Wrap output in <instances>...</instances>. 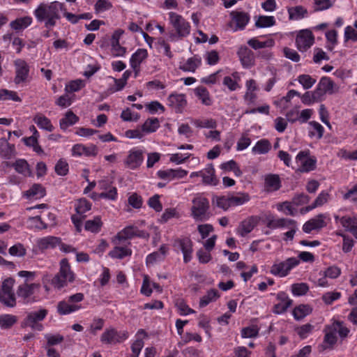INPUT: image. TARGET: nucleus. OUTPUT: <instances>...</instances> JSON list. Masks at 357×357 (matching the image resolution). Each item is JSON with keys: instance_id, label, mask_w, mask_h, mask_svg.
Instances as JSON below:
<instances>
[{"instance_id": "nucleus-6", "label": "nucleus", "mask_w": 357, "mask_h": 357, "mask_svg": "<svg viewBox=\"0 0 357 357\" xmlns=\"http://www.w3.org/2000/svg\"><path fill=\"white\" fill-rule=\"evenodd\" d=\"M15 280L8 278L4 280L0 287V302L4 305L13 307L16 305L15 295L13 291Z\"/></svg>"}, {"instance_id": "nucleus-35", "label": "nucleus", "mask_w": 357, "mask_h": 357, "mask_svg": "<svg viewBox=\"0 0 357 357\" xmlns=\"http://www.w3.org/2000/svg\"><path fill=\"white\" fill-rule=\"evenodd\" d=\"M220 297L218 291L211 289L207 291L206 294L203 296L199 301V307H204L210 303L215 301Z\"/></svg>"}, {"instance_id": "nucleus-17", "label": "nucleus", "mask_w": 357, "mask_h": 357, "mask_svg": "<svg viewBox=\"0 0 357 357\" xmlns=\"http://www.w3.org/2000/svg\"><path fill=\"white\" fill-rule=\"evenodd\" d=\"M277 299L279 301V303L274 305L273 308V312L275 314H282L292 305L293 301L284 292H279L277 294Z\"/></svg>"}, {"instance_id": "nucleus-59", "label": "nucleus", "mask_w": 357, "mask_h": 357, "mask_svg": "<svg viewBox=\"0 0 357 357\" xmlns=\"http://www.w3.org/2000/svg\"><path fill=\"white\" fill-rule=\"evenodd\" d=\"M259 334V328L255 325L243 328L241 330V336L243 338L255 337Z\"/></svg>"}, {"instance_id": "nucleus-51", "label": "nucleus", "mask_w": 357, "mask_h": 357, "mask_svg": "<svg viewBox=\"0 0 357 357\" xmlns=\"http://www.w3.org/2000/svg\"><path fill=\"white\" fill-rule=\"evenodd\" d=\"M8 253L11 256L23 257L26 255V250L22 243H17L9 248Z\"/></svg>"}, {"instance_id": "nucleus-62", "label": "nucleus", "mask_w": 357, "mask_h": 357, "mask_svg": "<svg viewBox=\"0 0 357 357\" xmlns=\"http://www.w3.org/2000/svg\"><path fill=\"white\" fill-rule=\"evenodd\" d=\"M340 222L347 231L351 230L357 225V220L355 218L343 216L340 219Z\"/></svg>"}, {"instance_id": "nucleus-27", "label": "nucleus", "mask_w": 357, "mask_h": 357, "mask_svg": "<svg viewBox=\"0 0 357 357\" xmlns=\"http://www.w3.org/2000/svg\"><path fill=\"white\" fill-rule=\"evenodd\" d=\"M60 244V238L49 236L37 240V245L40 250L52 249Z\"/></svg>"}, {"instance_id": "nucleus-9", "label": "nucleus", "mask_w": 357, "mask_h": 357, "mask_svg": "<svg viewBox=\"0 0 357 357\" xmlns=\"http://www.w3.org/2000/svg\"><path fill=\"white\" fill-rule=\"evenodd\" d=\"M144 161V151L138 148H132L128 151L124 160V165L130 169H136Z\"/></svg>"}, {"instance_id": "nucleus-5", "label": "nucleus", "mask_w": 357, "mask_h": 357, "mask_svg": "<svg viewBox=\"0 0 357 357\" xmlns=\"http://www.w3.org/2000/svg\"><path fill=\"white\" fill-rule=\"evenodd\" d=\"M84 298L82 293H77L59 301L56 306L57 312L60 315H66L80 310L82 306L79 303Z\"/></svg>"}, {"instance_id": "nucleus-30", "label": "nucleus", "mask_w": 357, "mask_h": 357, "mask_svg": "<svg viewBox=\"0 0 357 357\" xmlns=\"http://www.w3.org/2000/svg\"><path fill=\"white\" fill-rule=\"evenodd\" d=\"M289 18L290 20H300L307 16V10L302 6H296L289 8Z\"/></svg>"}, {"instance_id": "nucleus-2", "label": "nucleus", "mask_w": 357, "mask_h": 357, "mask_svg": "<svg viewBox=\"0 0 357 357\" xmlns=\"http://www.w3.org/2000/svg\"><path fill=\"white\" fill-rule=\"evenodd\" d=\"M169 23L175 30V33H170L169 38L172 40L187 37L190 33V23L181 15L174 12L169 13Z\"/></svg>"}, {"instance_id": "nucleus-19", "label": "nucleus", "mask_w": 357, "mask_h": 357, "mask_svg": "<svg viewBox=\"0 0 357 357\" xmlns=\"http://www.w3.org/2000/svg\"><path fill=\"white\" fill-rule=\"evenodd\" d=\"M267 227L271 229H287L295 222L294 220L289 218H278L275 219L270 215L266 220Z\"/></svg>"}, {"instance_id": "nucleus-20", "label": "nucleus", "mask_w": 357, "mask_h": 357, "mask_svg": "<svg viewBox=\"0 0 357 357\" xmlns=\"http://www.w3.org/2000/svg\"><path fill=\"white\" fill-rule=\"evenodd\" d=\"M98 148L96 145L91 144L88 146L83 144H75L72 148L73 155L80 156L84 155L86 156H96L98 154Z\"/></svg>"}, {"instance_id": "nucleus-60", "label": "nucleus", "mask_w": 357, "mask_h": 357, "mask_svg": "<svg viewBox=\"0 0 357 357\" xmlns=\"http://www.w3.org/2000/svg\"><path fill=\"white\" fill-rule=\"evenodd\" d=\"M298 81L305 89H310L316 82V79L312 78L309 75H299L298 77Z\"/></svg>"}, {"instance_id": "nucleus-28", "label": "nucleus", "mask_w": 357, "mask_h": 357, "mask_svg": "<svg viewBox=\"0 0 357 357\" xmlns=\"http://www.w3.org/2000/svg\"><path fill=\"white\" fill-rule=\"evenodd\" d=\"M337 328H328L324 338V342L321 344L322 349H326L328 348H332L337 342Z\"/></svg>"}, {"instance_id": "nucleus-12", "label": "nucleus", "mask_w": 357, "mask_h": 357, "mask_svg": "<svg viewBox=\"0 0 357 357\" xmlns=\"http://www.w3.org/2000/svg\"><path fill=\"white\" fill-rule=\"evenodd\" d=\"M47 314V310L45 309H40L38 311L30 312L24 320V324L26 326H29L33 329L38 331L42 330V325L38 324V322L43 320Z\"/></svg>"}, {"instance_id": "nucleus-38", "label": "nucleus", "mask_w": 357, "mask_h": 357, "mask_svg": "<svg viewBox=\"0 0 357 357\" xmlns=\"http://www.w3.org/2000/svg\"><path fill=\"white\" fill-rule=\"evenodd\" d=\"M102 222L100 216H96L92 220L86 221L84 228L92 233H98L100 231Z\"/></svg>"}, {"instance_id": "nucleus-37", "label": "nucleus", "mask_w": 357, "mask_h": 357, "mask_svg": "<svg viewBox=\"0 0 357 357\" xmlns=\"http://www.w3.org/2000/svg\"><path fill=\"white\" fill-rule=\"evenodd\" d=\"M78 117L72 112H67L65 116L60 120V128L66 130L69 126L75 124L78 121Z\"/></svg>"}, {"instance_id": "nucleus-25", "label": "nucleus", "mask_w": 357, "mask_h": 357, "mask_svg": "<svg viewBox=\"0 0 357 357\" xmlns=\"http://www.w3.org/2000/svg\"><path fill=\"white\" fill-rule=\"evenodd\" d=\"M16 154L14 144L8 143L5 138L0 139V156L4 159H10Z\"/></svg>"}, {"instance_id": "nucleus-1", "label": "nucleus", "mask_w": 357, "mask_h": 357, "mask_svg": "<svg viewBox=\"0 0 357 357\" xmlns=\"http://www.w3.org/2000/svg\"><path fill=\"white\" fill-rule=\"evenodd\" d=\"M63 10H65L63 3L55 1L50 3H40L33 14L38 22H43L45 26L50 29L54 26L56 21L61 18L60 13Z\"/></svg>"}, {"instance_id": "nucleus-61", "label": "nucleus", "mask_w": 357, "mask_h": 357, "mask_svg": "<svg viewBox=\"0 0 357 357\" xmlns=\"http://www.w3.org/2000/svg\"><path fill=\"white\" fill-rule=\"evenodd\" d=\"M112 4L109 0H98L94 5L96 13H100L112 8Z\"/></svg>"}, {"instance_id": "nucleus-42", "label": "nucleus", "mask_w": 357, "mask_h": 357, "mask_svg": "<svg viewBox=\"0 0 357 357\" xmlns=\"http://www.w3.org/2000/svg\"><path fill=\"white\" fill-rule=\"evenodd\" d=\"M132 255L131 249L127 247H115L112 250L109 252V255L112 258L114 259H123L126 257L130 256Z\"/></svg>"}, {"instance_id": "nucleus-22", "label": "nucleus", "mask_w": 357, "mask_h": 357, "mask_svg": "<svg viewBox=\"0 0 357 357\" xmlns=\"http://www.w3.org/2000/svg\"><path fill=\"white\" fill-rule=\"evenodd\" d=\"M259 222V218L257 216H250L248 219L241 222V225L238 228V234L241 236H245L250 232H251L253 229L256 227V225Z\"/></svg>"}, {"instance_id": "nucleus-3", "label": "nucleus", "mask_w": 357, "mask_h": 357, "mask_svg": "<svg viewBox=\"0 0 357 357\" xmlns=\"http://www.w3.org/2000/svg\"><path fill=\"white\" fill-rule=\"evenodd\" d=\"M59 266V271L52 280V284L59 289L67 286L68 283H71L75 280V274L71 270L67 259H62L60 261Z\"/></svg>"}, {"instance_id": "nucleus-45", "label": "nucleus", "mask_w": 357, "mask_h": 357, "mask_svg": "<svg viewBox=\"0 0 357 357\" xmlns=\"http://www.w3.org/2000/svg\"><path fill=\"white\" fill-rule=\"evenodd\" d=\"M248 44L255 50H259L266 47H271L275 42L273 39H268L266 41H259L255 38H251L248 41Z\"/></svg>"}, {"instance_id": "nucleus-18", "label": "nucleus", "mask_w": 357, "mask_h": 357, "mask_svg": "<svg viewBox=\"0 0 357 357\" xmlns=\"http://www.w3.org/2000/svg\"><path fill=\"white\" fill-rule=\"evenodd\" d=\"M325 215L324 214H319L307 221L303 226V230L305 233L309 234L312 230L320 229L326 226L325 222Z\"/></svg>"}, {"instance_id": "nucleus-34", "label": "nucleus", "mask_w": 357, "mask_h": 357, "mask_svg": "<svg viewBox=\"0 0 357 357\" xmlns=\"http://www.w3.org/2000/svg\"><path fill=\"white\" fill-rule=\"evenodd\" d=\"M192 123L199 128H215L217 122L211 118H202L192 120Z\"/></svg>"}, {"instance_id": "nucleus-50", "label": "nucleus", "mask_w": 357, "mask_h": 357, "mask_svg": "<svg viewBox=\"0 0 357 357\" xmlns=\"http://www.w3.org/2000/svg\"><path fill=\"white\" fill-rule=\"evenodd\" d=\"M91 204L86 199H79L75 205V210L79 215H81L91 210Z\"/></svg>"}, {"instance_id": "nucleus-64", "label": "nucleus", "mask_w": 357, "mask_h": 357, "mask_svg": "<svg viewBox=\"0 0 357 357\" xmlns=\"http://www.w3.org/2000/svg\"><path fill=\"white\" fill-rule=\"evenodd\" d=\"M54 169L58 175L65 176L68 172V164L66 160L60 159L56 164Z\"/></svg>"}, {"instance_id": "nucleus-13", "label": "nucleus", "mask_w": 357, "mask_h": 357, "mask_svg": "<svg viewBox=\"0 0 357 357\" xmlns=\"http://www.w3.org/2000/svg\"><path fill=\"white\" fill-rule=\"evenodd\" d=\"M15 82L20 84L29 80V66L23 59H17L15 61Z\"/></svg>"}, {"instance_id": "nucleus-48", "label": "nucleus", "mask_w": 357, "mask_h": 357, "mask_svg": "<svg viewBox=\"0 0 357 357\" xmlns=\"http://www.w3.org/2000/svg\"><path fill=\"white\" fill-rule=\"evenodd\" d=\"M160 126L159 121L157 118L148 119L142 125V131L150 133L155 132Z\"/></svg>"}, {"instance_id": "nucleus-57", "label": "nucleus", "mask_w": 357, "mask_h": 357, "mask_svg": "<svg viewBox=\"0 0 357 357\" xmlns=\"http://www.w3.org/2000/svg\"><path fill=\"white\" fill-rule=\"evenodd\" d=\"M0 100H11L16 102H21V98L17 96L15 91L7 89L0 90Z\"/></svg>"}, {"instance_id": "nucleus-43", "label": "nucleus", "mask_w": 357, "mask_h": 357, "mask_svg": "<svg viewBox=\"0 0 357 357\" xmlns=\"http://www.w3.org/2000/svg\"><path fill=\"white\" fill-rule=\"evenodd\" d=\"M271 148V145L268 139H261L252 147V151L254 153L265 154L270 151Z\"/></svg>"}, {"instance_id": "nucleus-46", "label": "nucleus", "mask_w": 357, "mask_h": 357, "mask_svg": "<svg viewBox=\"0 0 357 357\" xmlns=\"http://www.w3.org/2000/svg\"><path fill=\"white\" fill-rule=\"evenodd\" d=\"M212 203L214 206L223 209L224 211L227 210L231 207L230 199L229 196H215L212 199Z\"/></svg>"}, {"instance_id": "nucleus-16", "label": "nucleus", "mask_w": 357, "mask_h": 357, "mask_svg": "<svg viewBox=\"0 0 357 357\" xmlns=\"http://www.w3.org/2000/svg\"><path fill=\"white\" fill-rule=\"evenodd\" d=\"M167 105L172 107L176 113L183 112L187 105L185 96L183 93H174L169 96L167 98Z\"/></svg>"}, {"instance_id": "nucleus-47", "label": "nucleus", "mask_w": 357, "mask_h": 357, "mask_svg": "<svg viewBox=\"0 0 357 357\" xmlns=\"http://www.w3.org/2000/svg\"><path fill=\"white\" fill-rule=\"evenodd\" d=\"M309 125L312 128V130L309 132L310 137H315L318 139L322 138L324 132V127L319 123L314 121L309 122Z\"/></svg>"}, {"instance_id": "nucleus-63", "label": "nucleus", "mask_w": 357, "mask_h": 357, "mask_svg": "<svg viewBox=\"0 0 357 357\" xmlns=\"http://www.w3.org/2000/svg\"><path fill=\"white\" fill-rule=\"evenodd\" d=\"M341 297V293L337 291H328L323 294L322 301L326 305H331L335 301L338 300Z\"/></svg>"}, {"instance_id": "nucleus-23", "label": "nucleus", "mask_w": 357, "mask_h": 357, "mask_svg": "<svg viewBox=\"0 0 357 357\" xmlns=\"http://www.w3.org/2000/svg\"><path fill=\"white\" fill-rule=\"evenodd\" d=\"M202 64V58L199 56L195 55L192 57L188 58L185 62L181 63L179 69L184 72L195 73Z\"/></svg>"}, {"instance_id": "nucleus-8", "label": "nucleus", "mask_w": 357, "mask_h": 357, "mask_svg": "<svg viewBox=\"0 0 357 357\" xmlns=\"http://www.w3.org/2000/svg\"><path fill=\"white\" fill-rule=\"evenodd\" d=\"M128 337L127 331H118L114 328H108L100 336V341L104 344H116L122 342Z\"/></svg>"}, {"instance_id": "nucleus-21", "label": "nucleus", "mask_w": 357, "mask_h": 357, "mask_svg": "<svg viewBox=\"0 0 357 357\" xmlns=\"http://www.w3.org/2000/svg\"><path fill=\"white\" fill-rule=\"evenodd\" d=\"M238 56L244 67H250L254 65L255 55L252 50L248 47L243 46L238 50Z\"/></svg>"}, {"instance_id": "nucleus-44", "label": "nucleus", "mask_w": 357, "mask_h": 357, "mask_svg": "<svg viewBox=\"0 0 357 357\" xmlns=\"http://www.w3.org/2000/svg\"><path fill=\"white\" fill-rule=\"evenodd\" d=\"M13 167L15 171L19 174H23L24 176H30L31 171L29 165L27 162L24 159H18L13 164Z\"/></svg>"}, {"instance_id": "nucleus-15", "label": "nucleus", "mask_w": 357, "mask_h": 357, "mask_svg": "<svg viewBox=\"0 0 357 357\" xmlns=\"http://www.w3.org/2000/svg\"><path fill=\"white\" fill-rule=\"evenodd\" d=\"M338 86L331 78L328 77H322L316 89L317 93H318L320 97L323 96L326 93H335L338 91Z\"/></svg>"}, {"instance_id": "nucleus-54", "label": "nucleus", "mask_w": 357, "mask_h": 357, "mask_svg": "<svg viewBox=\"0 0 357 357\" xmlns=\"http://www.w3.org/2000/svg\"><path fill=\"white\" fill-rule=\"evenodd\" d=\"M45 338L47 340V347H52L61 343L64 337L60 334L47 333L45 335Z\"/></svg>"}, {"instance_id": "nucleus-4", "label": "nucleus", "mask_w": 357, "mask_h": 357, "mask_svg": "<svg viewBox=\"0 0 357 357\" xmlns=\"http://www.w3.org/2000/svg\"><path fill=\"white\" fill-rule=\"evenodd\" d=\"M209 201L202 195H196L192 200L191 216L196 221H204L209 218Z\"/></svg>"}, {"instance_id": "nucleus-56", "label": "nucleus", "mask_w": 357, "mask_h": 357, "mask_svg": "<svg viewBox=\"0 0 357 357\" xmlns=\"http://www.w3.org/2000/svg\"><path fill=\"white\" fill-rule=\"evenodd\" d=\"M84 86L85 84L83 80L75 79L66 84L65 90L68 93H73L79 91L84 87Z\"/></svg>"}, {"instance_id": "nucleus-31", "label": "nucleus", "mask_w": 357, "mask_h": 357, "mask_svg": "<svg viewBox=\"0 0 357 357\" xmlns=\"http://www.w3.org/2000/svg\"><path fill=\"white\" fill-rule=\"evenodd\" d=\"M33 121L40 129L48 132H52L54 129L51 121L43 114H37L33 117Z\"/></svg>"}, {"instance_id": "nucleus-10", "label": "nucleus", "mask_w": 357, "mask_h": 357, "mask_svg": "<svg viewBox=\"0 0 357 357\" xmlns=\"http://www.w3.org/2000/svg\"><path fill=\"white\" fill-rule=\"evenodd\" d=\"M314 38L312 31L309 29L301 30L296 38V44L298 50L305 52L314 43Z\"/></svg>"}, {"instance_id": "nucleus-39", "label": "nucleus", "mask_w": 357, "mask_h": 357, "mask_svg": "<svg viewBox=\"0 0 357 357\" xmlns=\"http://www.w3.org/2000/svg\"><path fill=\"white\" fill-rule=\"evenodd\" d=\"M25 195L28 198L40 199L45 195V190L40 184H34L26 191Z\"/></svg>"}, {"instance_id": "nucleus-7", "label": "nucleus", "mask_w": 357, "mask_h": 357, "mask_svg": "<svg viewBox=\"0 0 357 357\" xmlns=\"http://www.w3.org/2000/svg\"><path fill=\"white\" fill-rule=\"evenodd\" d=\"M299 264V260L296 257H289L283 261L275 262L271 268L272 275L283 278L287 276L291 270Z\"/></svg>"}, {"instance_id": "nucleus-33", "label": "nucleus", "mask_w": 357, "mask_h": 357, "mask_svg": "<svg viewBox=\"0 0 357 357\" xmlns=\"http://www.w3.org/2000/svg\"><path fill=\"white\" fill-rule=\"evenodd\" d=\"M38 287L39 285L35 283H24L18 287L17 294L19 297L26 299L31 296L33 294L34 289Z\"/></svg>"}, {"instance_id": "nucleus-55", "label": "nucleus", "mask_w": 357, "mask_h": 357, "mask_svg": "<svg viewBox=\"0 0 357 357\" xmlns=\"http://www.w3.org/2000/svg\"><path fill=\"white\" fill-rule=\"evenodd\" d=\"M230 199L231 206H236L242 205L250 200V197L248 194H241L236 196H229Z\"/></svg>"}, {"instance_id": "nucleus-24", "label": "nucleus", "mask_w": 357, "mask_h": 357, "mask_svg": "<svg viewBox=\"0 0 357 357\" xmlns=\"http://www.w3.org/2000/svg\"><path fill=\"white\" fill-rule=\"evenodd\" d=\"M201 177L202 182L206 185H216L218 181L215 175V169L213 165L209 164L206 168L201 170Z\"/></svg>"}, {"instance_id": "nucleus-14", "label": "nucleus", "mask_w": 357, "mask_h": 357, "mask_svg": "<svg viewBox=\"0 0 357 357\" xmlns=\"http://www.w3.org/2000/svg\"><path fill=\"white\" fill-rule=\"evenodd\" d=\"M148 236L145 231L138 229L137 227L130 225L119 231L115 236V238L120 242L132 238L135 236L146 238Z\"/></svg>"}, {"instance_id": "nucleus-36", "label": "nucleus", "mask_w": 357, "mask_h": 357, "mask_svg": "<svg viewBox=\"0 0 357 357\" xmlns=\"http://www.w3.org/2000/svg\"><path fill=\"white\" fill-rule=\"evenodd\" d=\"M265 186L268 190L275 191L280 188V179L278 175L268 174L265 177Z\"/></svg>"}, {"instance_id": "nucleus-58", "label": "nucleus", "mask_w": 357, "mask_h": 357, "mask_svg": "<svg viewBox=\"0 0 357 357\" xmlns=\"http://www.w3.org/2000/svg\"><path fill=\"white\" fill-rule=\"evenodd\" d=\"M16 317L11 314H3L0 316V327L1 328H10L15 322Z\"/></svg>"}, {"instance_id": "nucleus-11", "label": "nucleus", "mask_w": 357, "mask_h": 357, "mask_svg": "<svg viewBox=\"0 0 357 357\" xmlns=\"http://www.w3.org/2000/svg\"><path fill=\"white\" fill-rule=\"evenodd\" d=\"M296 162L299 165V171L301 172H309L316 167L317 160L315 158L309 156V151H300L296 158Z\"/></svg>"}, {"instance_id": "nucleus-29", "label": "nucleus", "mask_w": 357, "mask_h": 357, "mask_svg": "<svg viewBox=\"0 0 357 357\" xmlns=\"http://www.w3.org/2000/svg\"><path fill=\"white\" fill-rule=\"evenodd\" d=\"M148 56L147 50L145 49H138L131 56L130 63L132 68L137 70L141 63Z\"/></svg>"}, {"instance_id": "nucleus-32", "label": "nucleus", "mask_w": 357, "mask_h": 357, "mask_svg": "<svg viewBox=\"0 0 357 357\" xmlns=\"http://www.w3.org/2000/svg\"><path fill=\"white\" fill-rule=\"evenodd\" d=\"M194 91L195 96L199 98L203 105L206 106H210L212 105L213 100L206 88L200 86L195 88Z\"/></svg>"}, {"instance_id": "nucleus-49", "label": "nucleus", "mask_w": 357, "mask_h": 357, "mask_svg": "<svg viewBox=\"0 0 357 357\" xmlns=\"http://www.w3.org/2000/svg\"><path fill=\"white\" fill-rule=\"evenodd\" d=\"M275 24L273 16H259L255 22V26L259 28L270 27Z\"/></svg>"}, {"instance_id": "nucleus-52", "label": "nucleus", "mask_w": 357, "mask_h": 357, "mask_svg": "<svg viewBox=\"0 0 357 357\" xmlns=\"http://www.w3.org/2000/svg\"><path fill=\"white\" fill-rule=\"evenodd\" d=\"M320 100L321 97L318 93H317L316 89L313 92L308 91L305 93L301 97L302 102L305 105H310L314 102H318Z\"/></svg>"}, {"instance_id": "nucleus-26", "label": "nucleus", "mask_w": 357, "mask_h": 357, "mask_svg": "<svg viewBox=\"0 0 357 357\" xmlns=\"http://www.w3.org/2000/svg\"><path fill=\"white\" fill-rule=\"evenodd\" d=\"M233 22L239 29H243L250 20V16L247 13L234 10L230 13Z\"/></svg>"}, {"instance_id": "nucleus-40", "label": "nucleus", "mask_w": 357, "mask_h": 357, "mask_svg": "<svg viewBox=\"0 0 357 357\" xmlns=\"http://www.w3.org/2000/svg\"><path fill=\"white\" fill-rule=\"evenodd\" d=\"M312 310V307L309 305L301 304L294 309L293 316L295 319L301 320L310 314Z\"/></svg>"}, {"instance_id": "nucleus-41", "label": "nucleus", "mask_w": 357, "mask_h": 357, "mask_svg": "<svg viewBox=\"0 0 357 357\" xmlns=\"http://www.w3.org/2000/svg\"><path fill=\"white\" fill-rule=\"evenodd\" d=\"M32 22V18L29 16L17 18L10 22V26L15 31H20L28 27Z\"/></svg>"}, {"instance_id": "nucleus-53", "label": "nucleus", "mask_w": 357, "mask_h": 357, "mask_svg": "<svg viewBox=\"0 0 357 357\" xmlns=\"http://www.w3.org/2000/svg\"><path fill=\"white\" fill-rule=\"evenodd\" d=\"M291 290L294 296H300L307 294L309 287L306 283H296L291 285Z\"/></svg>"}]
</instances>
